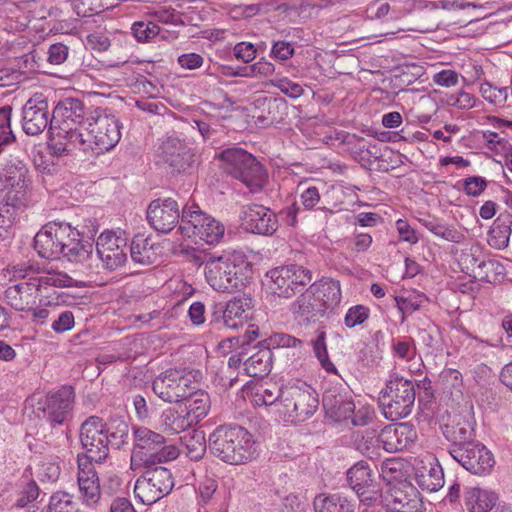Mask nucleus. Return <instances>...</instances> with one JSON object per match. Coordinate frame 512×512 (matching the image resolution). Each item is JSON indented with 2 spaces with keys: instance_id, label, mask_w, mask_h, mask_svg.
Masks as SVG:
<instances>
[{
  "instance_id": "f257e3e1",
  "label": "nucleus",
  "mask_w": 512,
  "mask_h": 512,
  "mask_svg": "<svg viewBox=\"0 0 512 512\" xmlns=\"http://www.w3.org/2000/svg\"><path fill=\"white\" fill-rule=\"evenodd\" d=\"M96 230L91 236H84L69 223L49 222L34 237V249L48 260L65 258L67 261L84 264L93 254Z\"/></svg>"
},
{
  "instance_id": "f03ea898",
  "label": "nucleus",
  "mask_w": 512,
  "mask_h": 512,
  "mask_svg": "<svg viewBox=\"0 0 512 512\" xmlns=\"http://www.w3.org/2000/svg\"><path fill=\"white\" fill-rule=\"evenodd\" d=\"M96 230L91 236H84L69 223L49 222L34 237V249L48 260L65 258L67 261L84 264L93 254Z\"/></svg>"
},
{
  "instance_id": "7ed1b4c3",
  "label": "nucleus",
  "mask_w": 512,
  "mask_h": 512,
  "mask_svg": "<svg viewBox=\"0 0 512 512\" xmlns=\"http://www.w3.org/2000/svg\"><path fill=\"white\" fill-rule=\"evenodd\" d=\"M129 425L120 418L104 422L102 418L90 416L80 427V442L85 450V460L103 463L109 456L110 448L120 449L127 443Z\"/></svg>"
},
{
  "instance_id": "20e7f679",
  "label": "nucleus",
  "mask_w": 512,
  "mask_h": 512,
  "mask_svg": "<svg viewBox=\"0 0 512 512\" xmlns=\"http://www.w3.org/2000/svg\"><path fill=\"white\" fill-rule=\"evenodd\" d=\"M252 277V264L243 252H225L206 261L205 279L215 291H240L250 283Z\"/></svg>"
},
{
  "instance_id": "39448f33",
  "label": "nucleus",
  "mask_w": 512,
  "mask_h": 512,
  "mask_svg": "<svg viewBox=\"0 0 512 512\" xmlns=\"http://www.w3.org/2000/svg\"><path fill=\"white\" fill-rule=\"evenodd\" d=\"M251 433L241 426L220 425L210 435V452L230 465H241L251 461L256 454Z\"/></svg>"
},
{
  "instance_id": "423d86ee",
  "label": "nucleus",
  "mask_w": 512,
  "mask_h": 512,
  "mask_svg": "<svg viewBox=\"0 0 512 512\" xmlns=\"http://www.w3.org/2000/svg\"><path fill=\"white\" fill-rule=\"evenodd\" d=\"M218 158L223 171L244 184L251 193L261 192L269 182L266 168L242 148H226L220 152Z\"/></svg>"
},
{
  "instance_id": "0eeeda50",
  "label": "nucleus",
  "mask_w": 512,
  "mask_h": 512,
  "mask_svg": "<svg viewBox=\"0 0 512 512\" xmlns=\"http://www.w3.org/2000/svg\"><path fill=\"white\" fill-rule=\"evenodd\" d=\"M134 447L131 452V469L151 466L175 460L179 449L173 444H166L163 435L146 427H135L133 430Z\"/></svg>"
},
{
  "instance_id": "6e6552de",
  "label": "nucleus",
  "mask_w": 512,
  "mask_h": 512,
  "mask_svg": "<svg viewBox=\"0 0 512 512\" xmlns=\"http://www.w3.org/2000/svg\"><path fill=\"white\" fill-rule=\"evenodd\" d=\"M416 390L414 383L394 374L380 392L379 404L387 420L396 421L408 417L414 408Z\"/></svg>"
},
{
  "instance_id": "1a4fd4ad",
  "label": "nucleus",
  "mask_w": 512,
  "mask_h": 512,
  "mask_svg": "<svg viewBox=\"0 0 512 512\" xmlns=\"http://www.w3.org/2000/svg\"><path fill=\"white\" fill-rule=\"evenodd\" d=\"M199 370L188 368H169L157 375L152 382L155 395L167 403H178L189 395L190 390L200 382Z\"/></svg>"
},
{
  "instance_id": "9d476101",
  "label": "nucleus",
  "mask_w": 512,
  "mask_h": 512,
  "mask_svg": "<svg viewBox=\"0 0 512 512\" xmlns=\"http://www.w3.org/2000/svg\"><path fill=\"white\" fill-rule=\"evenodd\" d=\"M73 279L65 273H48L30 278L28 281L9 286L5 290V301L17 311H29L36 304L43 286L70 287Z\"/></svg>"
},
{
  "instance_id": "9b49d317",
  "label": "nucleus",
  "mask_w": 512,
  "mask_h": 512,
  "mask_svg": "<svg viewBox=\"0 0 512 512\" xmlns=\"http://www.w3.org/2000/svg\"><path fill=\"white\" fill-rule=\"evenodd\" d=\"M122 124L105 109L96 108L90 114L85 126L91 155H100L113 149L121 139Z\"/></svg>"
},
{
  "instance_id": "f8f14e48",
  "label": "nucleus",
  "mask_w": 512,
  "mask_h": 512,
  "mask_svg": "<svg viewBox=\"0 0 512 512\" xmlns=\"http://www.w3.org/2000/svg\"><path fill=\"white\" fill-rule=\"evenodd\" d=\"M319 400L316 391L304 382L286 385L283 406L277 411L286 422H304L318 409Z\"/></svg>"
},
{
  "instance_id": "ddd939ff",
  "label": "nucleus",
  "mask_w": 512,
  "mask_h": 512,
  "mask_svg": "<svg viewBox=\"0 0 512 512\" xmlns=\"http://www.w3.org/2000/svg\"><path fill=\"white\" fill-rule=\"evenodd\" d=\"M178 231L183 237L199 238L209 245H215L223 239L225 228L222 223L195 205L182 209Z\"/></svg>"
},
{
  "instance_id": "4468645a",
  "label": "nucleus",
  "mask_w": 512,
  "mask_h": 512,
  "mask_svg": "<svg viewBox=\"0 0 512 512\" xmlns=\"http://www.w3.org/2000/svg\"><path fill=\"white\" fill-rule=\"evenodd\" d=\"M155 163L172 174L191 173L197 166V158L185 140L167 136L157 146Z\"/></svg>"
},
{
  "instance_id": "2eb2a0df",
  "label": "nucleus",
  "mask_w": 512,
  "mask_h": 512,
  "mask_svg": "<svg viewBox=\"0 0 512 512\" xmlns=\"http://www.w3.org/2000/svg\"><path fill=\"white\" fill-rule=\"evenodd\" d=\"M304 342L286 333H274L259 342V349L244 361V370L250 377L267 376L272 369V349L296 348L301 349Z\"/></svg>"
},
{
  "instance_id": "dca6fc26",
  "label": "nucleus",
  "mask_w": 512,
  "mask_h": 512,
  "mask_svg": "<svg viewBox=\"0 0 512 512\" xmlns=\"http://www.w3.org/2000/svg\"><path fill=\"white\" fill-rule=\"evenodd\" d=\"M146 470L137 479L134 486L135 496L145 505L156 503L168 495L174 480L169 469L163 466H143Z\"/></svg>"
},
{
  "instance_id": "f3484780",
  "label": "nucleus",
  "mask_w": 512,
  "mask_h": 512,
  "mask_svg": "<svg viewBox=\"0 0 512 512\" xmlns=\"http://www.w3.org/2000/svg\"><path fill=\"white\" fill-rule=\"evenodd\" d=\"M267 276L271 280L269 287L271 292L283 298L293 297L313 279L309 269L297 264L273 268L267 273Z\"/></svg>"
},
{
  "instance_id": "a211bd4d",
  "label": "nucleus",
  "mask_w": 512,
  "mask_h": 512,
  "mask_svg": "<svg viewBox=\"0 0 512 512\" xmlns=\"http://www.w3.org/2000/svg\"><path fill=\"white\" fill-rule=\"evenodd\" d=\"M75 393L71 386H62L54 392H49L36 403L35 413L51 426L62 425L71 415Z\"/></svg>"
},
{
  "instance_id": "6ab92c4d",
  "label": "nucleus",
  "mask_w": 512,
  "mask_h": 512,
  "mask_svg": "<svg viewBox=\"0 0 512 512\" xmlns=\"http://www.w3.org/2000/svg\"><path fill=\"white\" fill-rule=\"evenodd\" d=\"M253 306V300L248 296L234 297L226 303H217L210 314V323H221L229 329H237L252 318Z\"/></svg>"
},
{
  "instance_id": "aec40b11",
  "label": "nucleus",
  "mask_w": 512,
  "mask_h": 512,
  "mask_svg": "<svg viewBox=\"0 0 512 512\" xmlns=\"http://www.w3.org/2000/svg\"><path fill=\"white\" fill-rule=\"evenodd\" d=\"M27 166L18 159L7 161L1 173L4 183L7 203L14 208H21L26 205L30 180L28 178Z\"/></svg>"
},
{
  "instance_id": "412c9836",
  "label": "nucleus",
  "mask_w": 512,
  "mask_h": 512,
  "mask_svg": "<svg viewBox=\"0 0 512 512\" xmlns=\"http://www.w3.org/2000/svg\"><path fill=\"white\" fill-rule=\"evenodd\" d=\"M53 120V114L49 112L48 98L41 92L34 93L22 107L21 125L27 135L41 134Z\"/></svg>"
},
{
  "instance_id": "4be33fe9",
  "label": "nucleus",
  "mask_w": 512,
  "mask_h": 512,
  "mask_svg": "<svg viewBox=\"0 0 512 512\" xmlns=\"http://www.w3.org/2000/svg\"><path fill=\"white\" fill-rule=\"evenodd\" d=\"M450 455L463 468L475 475L488 474L495 464L492 453L477 441L466 446H454Z\"/></svg>"
},
{
  "instance_id": "5701e85b",
  "label": "nucleus",
  "mask_w": 512,
  "mask_h": 512,
  "mask_svg": "<svg viewBox=\"0 0 512 512\" xmlns=\"http://www.w3.org/2000/svg\"><path fill=\"white\" fill-rule=\"evenodd\" d=\"M147 220L156 231L170 232L181 222L177 201L172 198H158L151 201L147 208Z\"/></svg>"
},
{
  "instance_id": "b1692460",
  "label": "nucleus",
  "mask_w": 512,
  "mask_h": 512,
  "mask_svg": "<svg viewBox=\"0 0 512 512\" xmlns=\"http://www.w3.org/2000/svg\"><path fill=\"white\" fill-rule=\"evenodd\" d=\"M384 505L391 512H421L423 508L420 493L407 481L389 489L384 497Z\"/></svg>"
},
{
  "instance_id": "393cba45",
  "label": "nucleus",
  "mask_w": 512,
  "mask_h": 512,
  "mask_svg": "<svg viewBox=\"0 0 512 512\" xmlns=\"http://www.w3.org/2000/svg\"><path fill=\"white\" fill-rule=\"evenodd\" d=\"M125 248L126 239L112 231L101 233L96 242L97 254L104 267L110 271L116 270L126 262Z\"/></svg>"
},
{
  "instance_id": "a878e982",
  "label": "nucleus",
  "mask_w": 512,
  "mask_h": 512,
  "mask_svg": "<svg viewBox=\"0 0 512 512\" xmlns=\"http://www.w3.org/2000/svg\"><path fill=\"white\" fill-rule=\"evenodd\" d=\"M241 220L247 231L259 235H272L278 229L276 214L271 209L258 204L244 207Z\"/></svg>"
},
{
  "instance_id": "bb28decb",
  "label": "nucleus",
  "mask_w": 512,
  "mask_h": 512,
  "mask_svg": "<svg viewBox=\"0 0 512 512\" xmlns=\"http://www.w3.org/2000/svg\"><path fill=\"white\" fill-rule=\"evenodd\" d=\"M79 499L87 507H96L101 499V487L98 474L92 463L81 460L78 456Z\"/></svg>"
},
{
  "instance_id": "cd10ccee",
  "label": "nucleus",
  "mask_w": 512,
  "mask_h": 512,
  "mask_svg": "<svg viewBox=\"0 0 512 512\" xmlns=\"http://www.w3.org/2000/svg\"><path fill=\"white\" fill-rule=\"evenodd\" d=\"M92 111L81 99L69 96L57 102L53 109V118L60 126H86Z\"/></svg>"
},
{
  "instance_id": "c85d7f7f",
  "label": "nucleus",
  "mask_w": 512,
  "mask_h": 512,
  "mask_svg": "<svg viewBox=\"0 0 512 512\" xmlns=\"http://www.w3.org/2000/svg\"><path fill=\"white\" fill-rule=\"evenodd\" d=\"M417 439V431L413 424L403 422L388 425L380 432L382 448L390 453L403 451L409 448Z\"/></svg>"
},
{
  "instance_id": "c756f323",
  "label": "nucleus",
  "mask_w": 512,
  "mask_h": 512,
  "mask_svg": "<svg viewBox=\"0 0 512 512\" xmlns=\"http://www.w3.org/2000/svg\"><path fill=\"white\" fill-rule=\"evenodd\" d=\"M322 403L326 413L336 422L348 420L355 409L352 395L337 388L326 390Z\"/></svg>"
},
{
  "instance_id": "7c9ffc66",
  "label": "nucleus",
  "mask_w": 512,
  "mask_h": 512,
  "mask_svg": "<svg viewBox=\"0 0 512 512\" xmlns=\"http://www.w3.org/2000/svg\"><path fill=\"white\" fill-rule=\"evenodd\" d=\"M347 481L361 501L375 499L373 475L366 461L357 462L347 471Z\"/></svg>"
},
{
  "instance_id": "2f4dec72",
  "label": "nucleus",
  "mask_w": 512,
  "mask_h": 512,
  "mask_svg": "<svg viewBox=\"0 0 512 512\" xmlns=\"http://www.w3.org/2000/svg\"><path fill=\"white\" fill-rule=\"evenodd\" d=\"M326 313L325 306L319 299L310 292V288L301 294L293 304V314L295 320L300 324L316 322Z\"/></svg>"
},
{
  "instance_id": "473e14b6",
  "label": "nucleus",
  "mask_w": 512,
  "mask_h": 512,
  "mask_svg": "<svg viewBox=\"0 0 512 512\" xmlns=\"http://www.w3.org/2000/svg\"><path fill=\"white\" fill-rule=\"evenodd\" d=\"M310 292L321 301L326 311L337 307L342 299L340 282L333 278L323 277L310 285Z\"/></svg>"
},
{
  "instance_id": "72a5a7b5",
  "label": "nucleus",
  "mask_w": 512,
  "mask_h": 512,
  "mask_svg": "<svg viewBox=\"0 0 512 512\" xmlns=\"http://www.w3.org/2000/svg\"><path fill=\"white\" fill-rule=\"evenodd\" d=\"M443 435L451 443L449 452L454 446H466L473 441L474 428L471 422L461 416H455L451 423L442 427Z\"/></svg>"
},
{
  "instance_id": "f704fd0d",
  "label": "nucleus",
  "mask_w": 512,
  "mask_h": 512,
  "mask_svg": "<svg viewBox=\"0 0 512 512\" xmlns=\"http://www.w3.org/2000/svg\"><path fill=\"white\" fill-rule=\"evenodd\" d=\"M315 512H354L355 502L341 493H318L313 499Z\"/></svg>"
},
{
  "instance_id": "c9c22d12",
  "label": "nucleus",
  "mask_w": 512,
  "mask_h": 512,
  "mask_svg": "<svg viewBox=\"0 0 512 512\" xmlns=\"http://www.w3.org/2000/svg\"><path fill=\"white\" fill-rule=\"evenodd\" d=\"M183 401H185V412L190 420H193L194 425L206 417L210 410V397L200 388V382L196 383L195 388L190 390Z\"/></svg>"
},
{
  "instance_id": "e433bc0d",
  "label": "nucleus",
  "mask_w": 512,
  "mask_h": 512,
  "mask_svg": "<svg viewBox=\"0 0 512 512\" xmlns=\"http://www.w3.org/2000/svg\"><path fill=\"white\" fill-rule=\"evenodd\" d=\"M415 479L422 490L438 491L444 485V474L438 463L430 462L416 470Z\"/></svg>"
},
{
  "instance_id": "4c0bfd02",
  "label": "nucleus",
  "mask_w": 512,
  "mask_h": 512,
  "mask_svg": "<svg viewBox=\"0 0 512 512\" xmlns=\"http://www.w3.org/2000/svg\"><path fill=\"white\" fill-rule=\"evenodd\" d=\"M498 500L493 491L472 487L465 493V505L470 512H489Z\"/></svg>"
},
{
  "instance_id": "58836bf2",
  "label": "nucleus",
  "mask_w": 512,
  "mask_h": 512,
  "mask_svg": "<svg viewBox=\"0 0 512 512\" xmlns=\"http://www.w3.org/2000/svg\"><path fill=\"white\" fill-rule=\"evenodd\" d=\"M156 244L151 238L144 237L143 235H135L130 244V255L135 263L141 265H150L154 263L157 253Z\"/></svg>"
},
{
  "instance_id": "ea45409f",
  "label": "nucleus",
  "mask_w": 512,
  "mask_h": 512,
  "mask_svg": "<svg viewBox=\"0 0 512 512\" xmlns=\"http://www.w3.org/2000/svg\"><path fill=\"white\" fill-rule=\"evenodd\" d=\"M354 444L361 454L370 459H375L380 456L382 441L380 440V433L378 434L376 429L367 428L358 431L355 436Z\"/></svg>"
},
{
  "instance_id": "a19ab883",
  "label": "nucleus",
  "mask_w": 512,
  "mask_h": 512,
  "mask_svg": "<svg viewBox=\"0 0 512 512\" xmlns=\"http://www.w3.org/2000/svg\"><path fill=\"white\" fill-rule=\"evenodd\" d=\"M160 424L164 432L170 434H177L192 427L193 420H190L189 415L185 411H177L169 407L165 409L160 416Z\"/></svg>"
},
{
  "instance_id": "79ce46f5",
  "label": "nucleus",
  "mask_w": 512,
  "mask_h": 512,
  "mask_svg": "<svg viewBox=\"0 0 512 512\" xmlns=\"http://www.w3.org/2000/svg\"><path fill=\"white\" fill-rule=\"evenodd\" d=\"M285 391L286 385L279 386L275 382L266 381L257 387L254 399L257 404L276 405L281 408Z\"/></svg>"
},
{
  "instance_id": "37998d69",
  "label": "nucleus",
  "mask_w": 512,
  "mask_h": 512,
  "mask_svg": "<svg viewBox=\"0 0 512 512\" xmlns=\"http://www.w3.org/2000/svg\"><path fill=\"white\" fill-rule=\"evenodd\" d=\"M423 227L429 230L434 235L453 243H459L463 239V234L457 231L454 227L446 225L438 218L428 216L419 219Z\"/></svg>"
},
{
  "instance_id": "c03bdc74",
  "label": "nucleus",
  "mask_w": 512,
  "mask_h": 512,
  "mask_svg": "<svg viewBox=\"0 0 512 512\" xmlns=\"http://www.w3.org/2000/svg\"><path fill=\"white\" fill-rule=\"evenodd\" d=\"M82 126H59L58 138L64 140L72 147V151L76 148L85 154H91L90 143L87 142V132H81Z\"/></svg>"
},
{
  "instance_id": "a18cd8bd",
  "label": "nucleus",
  "mask_w": 512,
  "mask_h": 512,
  "mask_svg": "<svg viewBox=\"0 0 512 512\" xmlns=\"http://www.w3.org/2000/svg\"><path fill=\"white\" fill-rule=\"evenodd\" d=\"M186 455L193 461H199L206 453L207 443L205 434L200 430H192L182 437Z\"/></svg>"
},
{
  "instance_id": "49530a36",
  "label": "nucleus",
  "mask_w": 512,
  "mask_h": 512,
  "mask_svg": "<svg viewBox=\"0 0 512 512\" xmlns=\"http://www.w3.org/2000/svg\"><path fill=\"white\" fill-rule=\"evenodd\" d=\"M511 228L508 222L497 218L488 231L487 243L490 247L501 250L508 246Z\"/></svg>"
},
{
  "instance_id": "de8ad7c7",
  "label": "nucleus",
  "mask_w": 512,
  "mask_h": 512,
  "mask_svg": "<svg viewBox=\"0 0 512 512\" xmlns=\"http://www.w3.org/2000/svg\"><path fill=\"white\" fill-rule=\"evenodd\" d=\"M17 498L15 506L24 508L36 501L40 495V489L34 480H21L17 484Z\"/></svg>"
},
{
  "instance_id": "09e8293b",
  "label": "nucleus",
  "mask_w": 512,
  "mask_h": 512,
  "mask_svg": "<svg viewBox=\"0 0 512 512\" xmlns=\"http://www.w3.org/2000/svg\"><path fill=\"white\" fill-rule=\"evenodd\" d=\"M43 512H78V507L71 494L57 491L51 495Z\"/></svg>"
},
{
  "instance_id": "8fccbe9b",
  "label": "nucleus",
  "mask_w": 512,
  "mask_h": 512,
  "mask_svg": "<svg viewBox=\"0 0 512 512\" xmlns=\"http://www.w3.org/2000/svg\"><path fill=\"white\" fill-rule=\"evenodd\" d=\"M477 273L486 282H495L499 276H504V266L495 259H487L477 264Z\"/></svg>"
},
{
  "instance_id": "3c124183",
  "label": "nucleus",
  "mask_w": 512,
  "mask_h": 512,
  "mask_svg": "<svg viewBox=\"0 0 512 512\" xmlns=\"http://www.w3.org/2000/svg\"><path fill=\"white\" fill-rule=\"evenodd\" d=\"M12 107L9 105L0 108V153L3 146L13 143L16 138L11 129Z\"/></svg>"
},
{
  "instance_id": "603ef678",
  "label": "nucleus",
  "mask_w": 512,
  "mask_h": 512,
  "mask_svg": "<svg viewBox=\"0 0 512 512\" xmlns=\"http://www.w3.org/2000/svg\"><path fill=\"white\" fill-rule=\"evenodd\" d=\"M160 32V27L151 21H137L131 26V33L136 41L141 43L150 42Z\"/></svg>"
},
{
  "instance_id": "864d4df0",
  "label": "nucleus",
  "mask_w": 512,
  "mask_h": 512,
  "mask_svg": "<svg viewBox=\"0 0 512 512\" xmlns=\"http://www.w3.org/2000/svg\"><path fill=\"white\" fill-rule=\"evenodd\" d=\"M480 93L486 101L497 107H503L508 98L507 87H496L490 82L481 84Z\"/></svg>"
},
{
  "instance_id": "5fc2aeb1",
  "label": "nucleus",
  "mask_w": 512,
  "mask_h": 512,
  "mask_svg": "<svg viewBox=\"0 0 512 512\" xmlns=\"http://www.w3.org/2000/svg\"><path fill=\"white\" fill-rule=\"evenodd\" d=\"M71 7L79 17H90L106 8L102 0H71Z\"/></svg>"
},
{
  "instance_id": "6e6d98bb",
  "label": "nucleus",
  "mask_w": 512,
  "mask_h": 512,
  "mask_svg": "<svg viewBox=\"0 0 512 512\" xmlns=\"http://www.w3.org/2000/svg\"><path fill=\"white\" fill-rule=\"evenodd\" d=\"M312 346L315 356L319 360L322 368L329 373L337 374L335 365L330 361L328 357L324 332H321L317 338L312 341Z\"/></svg>"
},
{
  "instance_id": "4d7b16f0",
  "label": "nucleus",
  "mask_w": 512,
  "mask_h": 512,
  "mask_svg": "<svg viewBox=\"0 0 512 512\" xmlns=\"http://www.w3.org/2000/svg\"><path fill=\"white\" fill-rule=\"evenodd\" d=\"M300 191V202L306 210H311L320 202V193L316 186L308 183L298 185Z\"/></svg>"
},
{
  "instance_id": "13d9d810",
  "label": "nucleus",
  "mask_w": 512,
  "mask_h": 512,
  "mask_svg": "<svg viewBox=\"0 0 512 512\" xmlns=\"http://www.w3.org/2000/svg\"><path fill=\"white\" fill-rule=\"evenodd\" d=\"M370 315V309L364 305H354L348 309L344 317L347 328H354L363 324Z\"/></svg>"
},
{
  "instance_id": "bf43d9fd",
  "label": "nucleus",
  "mask_w": 512,
  "mask_h": 512,
  "mask_svg": "<svg viewBox=\"0 0 512 512\" xmlns=\"http://www.w3.org/2000/svg\"><path fill=\"white\" fill-rule=\"evenodd\" d=\"M463 192L471 197L480 196L488 186V181L481 176H470L461 182Z\"/></svg>"
},
{
  "instance_id": "052dcab7",
  "label": "nucleus",
  "mask_w": 512,
  "mask_h": 512,
  "mask_svg": "<svg viewBox=\"0 0 512 512\" xmlns=\"http://www.w3.org/2000/svg\"><path fill=\"white\" fill-rule=\"evenodd\" d=\"M36 476L41 482H56L60 476V467L55 462H42L38 465Z\"/></svg>"
},
{
  "instance_id": "680f3d73",
  "label": "nucleus",
  "mask_w": 512,
  "mask_h": 512,
  "mask_svg": "<svg viewBox=\"0 0 512 512\" xmlns=\"http://www.w3.org/2000/svg\"><path fill=\"white\" fill-rule=\"evenodd\" d=\"M396 305L398 309L402 312L403 316L406 314H411L414 311L418 310L422 303L424 302V296H397L395 297Z\"/></svg>"
},
{
  "instance_id": "e2e57ef3",
  "label": "nucleus",
  "mask_w": 512,
  "mask_h": 512,
  "mask_svg": "<svg viewBox=\"0 0 512 512\" xmlns=\"http://www.w3.org/2000/svg\"><path fill=\"white\" fill-rule=\"evenodd\" d=\"M235 58L243 63H250L256 58L257 49L252 43L240 42L233 48Z\"/></svg>"
},
{
  "instance_id": "0e129e2a",
  "label": "nucleus",
  "mask_w": 512,
  "mask_h": 512,
  "mask_svg": "<svg viewBox=\"0 0 512 512\" xmlns=\"http://www.w3.org/2000/svg\"><path fill=\"white\" fill-rule=\"evenodd\" d=\"M47 54V60L50 64L60 65L67 60L69 54V47L60 42L54 43L50 45Z\"/></svg>"
},
{
  "instance_id": "69168bd1",
  "label": "nucleus",
  "mask_w": 512,
  "mask_h": 512,
  "mask_svg": "<svg viewBox=\"0 0 512 512\" xmlns=\"http://www.w3.org/2000/svg\"><path fill=\"white\" fill-rule=\"evenodd\" d=\"M374 417L375 413L373 408L362 406L357 410L355 408L349 419H351V423L354 426H366L373 421Z\"/></svg>"
},
{
  "instance_id": "338daca9",
  "label": "nucleus",
  "mask_w": 512,
  "mask_h": 512,
  "mask_svg": "<svg viewBox=\"0 0 512 512\" xmlns=\"http://www.w3.org/2000/svg\"><path fill=\"white\" fill-rule=\"evenodd\" d=\"M272 84L280 89L282 93L291 98H298L303 94L302 86L290 81L287 78H280L276 81H272Z\"/></svg>"
},
{
  "instance_id": "774afa93",
  "label": "nucleus",
  "mask_w": 512,
  "mask_h": 512,
  "mask_svg": "<svg viewBox=\"0 0 512 512\" xmlns=\"http://www.w3.org/2000/svg\"><path fill=\"white\" fill-rule=\"evenodd\" d=\"M459 74L451 69L442 70L433 76V82L443 87H453L458 84Z\"/></svg>"
}]
</instances>
